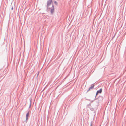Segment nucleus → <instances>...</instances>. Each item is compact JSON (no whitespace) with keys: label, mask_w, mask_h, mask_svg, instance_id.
<instances>
[{"label":"nucleus","mask_w":126,"mask_h":126,"mask_svg":"<svg viewBox=\"0 0 126 126\" xmlns=\"http://www.w3.org/2000/svg\"><path fill=\"white\" fill-rule=\"evenodd\" d=\"M52 2V0H48L47 1V9L48 10L50 8V6Z\"/></svg>","instance_id":"f257e3e1"},{"label":"nucleus","mask_w":126,"mask_h":126,"mask_svg":"<svg viewBox=\"0 0 126 126\" xmlns=\"http://www.w3.org/2000/svg\"><path fill=\"white\" fill-rule=\"evenodd\" d=\"M49 9H51L50 12L51 14H53L54 10V7L53 5H52V6L51 7H50V8Z\"/></svg>","instance_id":"f03ea898"},{"label":"nucleus","mask_w":126,"mask_h":126,"mask_svg":"<svg viewBox=\"0 0 126 126\" xmlns=\"http://www.w3.org/2000/svg\"><path fill=\"white\" fill-rule=\"evenodd\" d=\"M29 111L26 114V120L25 121L26 122H27V120L28 118V117L29 116Z\"/></svg>","instance_id":"7ed1b4c3"},{"label":"nucleus","mask_w":126,"mask_h":126,"mask_svg":"<svg viewBox=\"0 0 126 126\" xmlns=\"http://www.w3.org/2000/svg\"><path fill=\"white\" fill-rule=\"evenodd\" d=\"M102 88H101L99 90H98L96 94V96L95 97H96L97 95V94L99 93H101L102 92Z\"/></svg>","instance_id":"20e7f679"},{"label":"nucleus","mask_w":126,"mask_h":126,"mask_svg":"<svg viewBox=\"0 0 126 126\" xmlns=\"http://www.w3.org/2000/svg\"><path fill=\"white\" fill-rule=\"evenodd\" d=\"M94 85L93 84L92 85L89 87V88L91 89H92L94 88Z\"/></svg>","instance_id":"39448f33"},{"label":"nucleus","mask_w":126,"mask_h":126,"mask_svg":"<svg viewBox=\"0 0 126 126\" xmlns=\"http://www.w3.org/2000/svg\"><path fill=\"white\" fill-rule=\"evenodd\" d=\"M90 110L91 111H94V109L93 108H90Z\"/></svg>","instance_id":"423d86ee"},{"label":"nucleus","mask_w":126,"mask_h":126,"mask_svg":"<svg viewBox=\"0 0 126 126\" xmlns=\"http://www.w3.org/2000/svg\"><path fill=\"white\" fill-rule=\"evenodd\" d=\"M31 101H30V106H29V108H30V107H31Z\"/></svg>","instance_id":"0eeeda50"},{"label":"nucleus","mask_w":126,"mask_h":126,"mask_svg":"<svg viewBox=\"0 0 126 126\" xmlns=\"http://www.w3.org/2000/svg\"><path fill=\"white\" fill-rule=\"evenodd\" d=\"M92 122H91V124H90V126H92Z\"/></svg>","instance_id":"6e6552de"},{"label":"nucleus","mask_w":126,"mask_h":126,"mask_svg":"<svg viewBox=\"0 0 126 126\" xmlns=\"http://www.w3.org/2000/svg\"><path fill=\"white\" fill-rule=\"evenodd\" d=\"M90 90H91L90 88H89L87 90V92H88V91H89Z\"/></svg>","instance_id":"1a4fd4ad"},{"label":"nucleus","mask_w":126,"mask_h":126,"mask_svg":"<svg viewBox=\"0 0 126 126\" xmlns=\"http://www.w3.org/2000/svg\"><path fill=\"white\" fill-rule=\"evenodd\" d=\"M54 3L56 4L57 3V2L56 1H55L54 2Z\"/></svg>","instance_id":"9d476101"},{"label":"nucleus","mask_w":126,"mask_h":126,"mask_svg":"<svg viewBox=\"0 0 126 126\" xmlns=\"http://www.w3.org/2000/svg\"><path fill=\"white\" fill-rule=\"evenodd\" d=\"M93 102V101H91V103H90V104H89V105H90V104H91V103L92 102Z\"/></svg>","instance_id":"9b49d317"},{"label":"nucleus","mask_w":126,"mask_h":126,"mask_svg":"<svg viewBox=\"0 0 126 126\" xmlns=\"http://www.w3.org/2000/svg\"><path fill=\"white\" fill-rule=\"evenodd\" d=\"M13 7H12L11 8V10H13Z\"/></svg>","instance_id":"f8f14e48"},{"label":"nucleus","mask_w":126,"mask_h":126,"mask_svg":"<svg viewBox=\"0 0 126 126\" xmlns=\"http://www.w3.org/2000/svg\"><path fill=\"white\" fill-rule=\"evenodd\" d=\"M38 75V74L37 75V76Z\"/></svg>","instance_id":"ddd939ff"}]
</instances>
